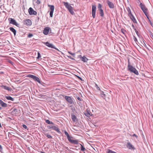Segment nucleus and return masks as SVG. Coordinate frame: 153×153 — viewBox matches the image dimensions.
Returning a JSON list of instances; mask_svg holds the SVG:
<instances>
[{
	"mask_svg": "<svg viewBox=\"0 0 153 153\" xmlns=\"http://www.w3.org/2000/svg\"><path fill=\"white\" fill-rule=\"evenodd\" d=\"M79 57L80 58L81 60L84 62H86L88 60V59L85 56L82 57L81 55H79Z\"/></svg>",
	"mask_w": 153,
	"mask_h": 153,
	"instance_id": "ddd939ff",
	"label": "nucleus"
},
{
	"mask_svg": "<svg viewBox=\"0 0 153 153\" xmlns=\"http://www.w3.org/2000/svg\"><path fill=\"white\" fill-rule=\"evenodd\" d=\"M63 3H64V5L68 9L70 13L73 15L74 14V12L73 10V8L72 7H71L70 5L68 3L66 2H63Z\"/></svg>",
	"mask_w": 153,
	"mask_h": 153,
	"instance_id": "f03ea898",
	"label": "nucleus"
},
{
	"mask_svg": "<svg viewBox=\"0 0 153 153\" xmlns=\"http://www.w3.org/2000/svg\"><path fill=\"white\" fill-rule=\"evenodd\" d=\"M53 11H50V16L51 17H52V16H53Z\"/></svg>",
	"mask_w": 153,
	"mask_h": 153,
	"instance_id": "72a5a7b5",
	"label": "nucleus"
},
{
	"mask_svg": "<svg viewBox=\"0 0 153 153\" xmlns=\"http://www.w3.org/2000/svg\"><path fill=\"white\" fill-rule=\"evenodd\" d=\"M96 8V7L95 5H92V15L93 18H94L95 17Z\"/></svg>",
	"mask_w": 153,
	"mask_h": 153,
	"instance_id": "9b49d317",
	"label": "nucleus"
},
{
	"mask_svg": "<svg viewBox=\"0 0 153 153\" xmlns=\"http://www.w3.org/2000/svg\"><path fill=\"white\" fill-rule=\"evenodd\" d=\"M97 89H98V90H100V88H99V87H97Z\"/></svg>",
	"mask_w": 153,
	"mask_h": 153,
	"instance_id": "3c124183",
	"label": "nucleus"
},
{
	"mask_svg": "<svg viewBox=\"0 0 153 153\" xmlns=\"http://www.w3.org/2000/svg\"><path fill=\"white\" fill-rule=\"evenodd\" d=\"M45 122L46 123L48 124H52V125H54V123L51 122L49 120H45Z\"/></svg>",
	"mask_w": 153,
	"mask_h": 153,
	"instance_id": "393cba45",
	"label": "nucleus"
},
{
	"mask_svg": "<svg viewBox=\"0 0 153 153\" xmlns=\"http://www.w3.org/2000/svg\"><path fill=\"white\" fill-rule=\"evenodd\" d=\"M146 16L147 17V19H149V20H150V19H149V17H148V14H147V16Z\"/></svg>",
	"mask_w": 153,
	"mask_h": 153,
	"instance_id": "de8ad7c7",
	"label": "nucleus"
},
{
	"mask_svg": "<svg viewBox=\"0 0 153 153\" xmlns=\"http://www.w3.org/2000/svg\"><path fill=\"white\" fill-rule=\"evenodd\" d=\"M36 2L37 4H39L40 3L41 1L40 0H37Z\"/></svg>",
	"mask_w": 153,
	"mask_h": 153,
	"instance_id": "4c0bfd02",
	"label": "nucleus"
},
{
	"mask_svg": "<svg viewBox=\"0 0 153 153\" xmlns=\"http://www.w3.org/2000/svg\"><path fill=\"white\" fill-rule=\"evenodd\" d=\"M0 104L3 107H7V105L6 103L4 102L2 100L0 99Z\"/></svg>",
	"mask_w": 153,
	"mask_h": 153,
	"instance_id": "dca6fc26",
	"label": "nucleus"
},
{
	"mask_svg": "<svg viewBox=\"0 0 153 153\" xmlns=\"http://www.w3.org/2000/svg\"><path fill=\"white\" fill-rule=\"evenodd\" d=\"M50 30L51 29L49 27H45L43 30V33L45 35L48 34Z\"/></svg>",
	"mask_w": 153,
	"mask_h": 153,
	"instance_id": "f8f14e48",
	"label": "nucleus"
},
{
	"mask_svg": "<svg viewBox=\"0 0 153 153\" xmlns=\"http://www.w3.org/2000/svg\"><path fill=\"white\" fill-rule=\"evenodd\" d=\"M25 24L27 25H30L32 24L31 21L30 19L26 20L25 21Z\"/></svg>",
	"mask_w": 153,
	"mask_h": 153,
	"instance_id": "a211bd4d",
	"label": "nucleus"
},
{
	"mask_svg": "<svg viewBox=\"0 0 153 153\" xmlns=\"http://www.w3.org/2000/svg\"><path fill=\"white\" fill-rule=\"evenodd\" d=\"M5 98L8 100H11L13 101L14 100V98H13L12 97H11L10 96H5Z\"/></svg>",
	"mask_w": 153,
	"mask_h": 153,
	"instance_id": "4be33fe9",
	"label": "nucleus"
},
{
	"mask_svg": "<svg viewBox=\"0 0 153 153\" xmlns=\"http://www.w3.org/2000/svg\"><path fill=\"white\" fill-rule=\"evenodd\" d=\"M132 26L133 27H134V26L133 25H132Z\"/></svg>",
	"mask_w": 153,
	"mask_h": 153,
	"instance_id": "4d7b16f0",
	"label": "nucleus"
},
{
	"mask_svg": "<svg viewBox=\"0 0 153 153\" xmlns=\"http://www.w3.org/2000/svg\"><path fill=\"white\" fill-rule=\"evenodd\" d=\"M44 134L45 136L49 138H52V137L50 134L47 133H44Z\"/></svg>",
	"mask_w": 153,
	"mask_h": 153,
	"instance_id": "c85d7f7f",
	"label": "nucleus"
},
{
	"mask_svg": "<svg viewBox=\"0 0 153 153\" xmlns=\"http://www.w3.org/2000/svg\"><path fill=\"white\" fill-rule=\"evenodd\" d=\"M149 22H150V24H151L152 25V22H151V21H150V20H149Z\"/></svg>",
	"mask_w": 153,
	"mask_h": 153,
	"instance_id": "8fccbe9b",
	"label": "nucleus"
},
{
	"mask_svg": "<svg viewBox=\"0 0 153 153\" xmlns=\"http://www.w3.org/2000/svg\"><path fill=\"white\" fill-rule=\"evenodd\" d=\"M64 98L70 104H72L74 103L73 100L71 97L65 96Z\"/></svg>",
	"mask_w": 153,
	"mask_h": 153,
	"instance_id": "423d86ee",
	"label": "nucleus"
},
{
	"mask_svg": "<svg viewBox=\"0 0 153 153\" xmlns=\"http://www.w3.org/2000/svg\"><path fill=\"white\" fill-rule=\"evenodd\" d=\"M106 2L110 8L112 9L114 8V6L113 3L109 0H106Z\"/></svg>",
	"mask_w": 153,
	"mask_h": 153,
	"instance_id": "9d476101",
	"label": "nucleus"
},
{
	"mask_svg": "<svg viewBox=\"0 0 153 153\" xmlns=\"http://www.w3.org/2000/svg\"><path fill=\"white\" fill-rule=\"evenodd\" d=\"M52 129L57 131L59 133H61L59 128L57 126H53Z\"/></svg>",
	"mask_w": 153,
	"mask_h": 153,
	"instance_id": "f3484780",
	"label": "nucleus"
},
{
	"mask_svg": "<svg viewBox=\"0 0 153 153\" xmlns=\"http://www.w3.org/2000/svg\"><path fill=\"white\" fill-rule=\"evenodd\" d=\"M68 53H69L71 54V55H72L73 56H74L75 55V53H72L70 51H68Z\"/></svg>",
	"mask_w": 153,
	"mask_h": 153,
	"instance_id": "a19ab883",
	"label": "nucleus"
},
{
	"mask_svg": "<svg viewBox=\"0 0 153 153\" xmlns=\"http://www.w3.org/2000/svg\"><path fill=\"white\" fill-rule=\"evenodd\" d=\"M28 12L30 15H35L37 14L36 12L34 11L31 7H30L28 9Z\"/></svg>",
	"mask_w": 153,
	"mask_h": 153,
	"instance_id": "1a4fd4ad",
	"label": "nucleus"
},
{
	"mask_svg": "<svg viewBox=\"0 0 153 153\" xmlns=\"http://www.w3.org/2000/svg\"><path fill=\"white\" fill-rule=\"evenodd\" d=\"M1 107H0V110H1Z\"/></svg>",
	"mask_w": 153,
	"mask_h": 153,
	"instance_id": "6e6d98bb",
	"label": "nucleus"
},
{
	"mask_svg": "<svg viewBox=\"0 0 153 153\" xmlns=\"http://www.w3.org/2000/svg\"><path fill=\"white\" fill-rule=\"evenodd\" d=\"M102 6L101 4H100L99 3L98 4V8L99 10H100V9H102Z\"/></svg>",
	"mask_w": 153,
	"mask_h": 153,
	"instance_id": "7c9ffc66",
	"label": "nucleus"
},
{
	"mask_svg": "<svg viewBox=\"0 0 153 153\" xmlns=\"http://www.w3.org/2000/svg\"><path fill=\"white\" fill-rule=\"evenodd\" d=\"M145 46L146 47V48H147V46H146V45L145 44Z\"/></svg>",
	"mask_w": 153,
	"mask_h": 153,
	"instance_id": "5fc2aeb1",
	"label": "nucleus"
},
{
	"mask_svg": "<svg viewBox=\"0 0 153 153\" xmlns=\"http://www.w3.org/2000/svg\"><path fill=\"white\" fill-rule=\"evenodd\" d=\"M64 132L65 135L67 137L68 140L69 142L71 143H74L75 144H78V140H72L71 138H73V137H70L68 134V133L66 131H64Z\"/></svg>",
	"mask_w": 153,
	"mask_h": 153,
	"instance_id": "f257e3e1",
	"label": "nucleus"
},
{
	"mask_svg": "<svg viewBox=\"0 0 153 153\" xmlns=\"http://www.w3.org/2000/svg\"><path fill=\"white\" fill-rule=\"evenodd\" d=\"M41 57V55H40V54L39 52L38 53V57L37 58L39 59L40 57Z\"/></svg>",
	"mask_w": 153,
	"mask_h": 153,
	"instance_id": "58836bf2",
	"label": "nucleus"
},
{
	"mask_svg": "<svg viewBox=\"0 0 153 153\" xmlns=\"http://www.w3.org/2000/svg\"><path fill=\"white\" fill-rule=\"evenodd\" d=\"M71 119L74 122L76 121V117L74 115H71Z\"/></svg>",
	"mask_w": 153,
	"mask_h": 153,
	"instance_id": "b1692460",
	"label": "nucleus"
},
{
	"mask_svg": "<svg viewBox=\"0 0 153 153\" xmlns=\"http://www.w3.org/2000/svg\"><path fill=\"white\" fill-rule=\"evenodd\" d=\"M133 136H134L135 137H136L137 138V137L138 136H137V135H136L135 134H134L133 135Z\"/></svg>",
	"mask_w": 153,
	"mask_h": 153,
	"instance_id": "49530a36",
	"label": "nucleus"
},
{
	"mask_svg": "<svg viewBox=\"0 0 153 153\" xmlns=\"http://www.w3.org/2000/svg\"><path fill=\"white\" fill-rule=\"evenodd\" d=\"M128 66H129V65H130V62H129V59H128Z\"/></svg>",
	"mask_w": 153,
	"mask_h": 153,
	"instance_id": "a18cd8bd",
	"label": "nucleus"
},
{
	"mask_svg": "<svg viewBox=\"0 0 153 153\" xmlns=\"http://www.w3.org/2000/svg\"><path fill=\"white\" fill-rule=\"evenodd\" d=\"M128 70L130 72L133 73L136 75H138L139 73L136 69L132 65H129L128 66Z\"/></svg>",
	"mask_w": 153,
	"mask_h": 153,
	"instance_id": "7ed1b4c3",
	"label": "nucleus"
},
{
	"mask_svg": "<svg viewBox=\"0 0 153 153\" xmlns=\"http://www.w3.org/2000/svg\"><path fill=\"white\" fill-rule=\"evenodd\" d=\"M77 99L79 101H81L82 100V99L79 97H77Z\"/></svg>",
	"mask_w": 153,
	"mask_h": 153,
	"instance_id": "79ce46f5",
	"label": "nucleus"
},
{
	"mask_svg": "<svg viewBox=\"0 0 153 153\" xmlns=\"http://www.w3.org/2000/svg\"><path fill=\"white\" fill-rule=\"evenodd\" d=\"M100 94H101V95L102 97L104 99L105 97V96H106L105 94H104V93L103 92H102Z\"/></svg>",
	"mask_w": 153,
	"mask_h": 153,
	"instance_id": "c756f323",
	"label": "nucleus"
},
{
	"mask_svg": "<svg viewBox=\"0 0 153 153\" xmlns=\"http://www.w3.org/2000/svg\"><path fill=\"white\" fill-rule=\"evenodd\" d=\"M99 11L100 12V14L101 16H104L103 11L102 9H100Z\"/></svg>",
	"mask_w": 153,
	"mask_h": 153,
	"instance_id": "a878e982",
	"label": "nucleus"
},
{
	"mask_svg": "<svg viewBox=\"0 0 153 153\" xmlns=\"http://www.w3.org/2000/svg\"><path fill=\"white\" fill-rule=\"evenodd\" d=\"M41 153H45L43 152H41Z\"/></svg>",
	"mask_w": 153,
	"mask_h": 153,
	"instance_id": "864d4df0",
	"label": "nucleus"
},
{
	"mask_svg": "<svg viewBox=\"0 0 153 153\" xmlns=\"http://www.w3.org/2000/svg\"><path fill=\"white\" fill-rule=\"evenodd\" d=\"M0 152L1 153L3 152V148L1 145H0Z\"/></svg>",
	"mask_w": 153,
	"mask_h": 153,
	"instance_id": "c9c22d12",
	"label": "nucleus"
},
{
	"mask_svg": "<svg viewBox=\"0 0 153 153\" xmlns=\"http://www.w3.org/2000/svg\"><path fill=\"white\" fill-rule=\"evenodd\" d=\"M135 32H136V33L138 36V33H138V31L137 30H136L135 29Z\"/></svg>",
	"mask_w": 153,
	"mask_h": 153,
	"instance_id": "c03bdc74",
	"label": "nucleus"
},
{
	"mask_svg": "<svg viewBox=\"0 0 153 153\" xmlns=\"http://www.w3.org/2000/svg\"><path fill=\"white\" fill-rule=\"evenodd\" d=\"M48 6L50 7L51 11H54V6L53 5H48Z\"/></svg>",
	"mask_w": 153,
	"mask_h": 153,
	"instance_id": "cd10ccee",
	"label": "nucleus"
},
{
	"mask_svg": "<svg viewBox=\"0 0 153 153\" xmlns=\"http://www.w3.org/2000/svg\"><path fill=\"white\" fill-rule=\"evenodd\" d=\"M13 114H16L18 113V110L16 108H14L12 111Z\"/></svg>",
	"mask_w": 153,
	"mask_h": 153,
	"instance_id": "5701e85b",
	"label": "nucleus"
},
{
	"mask_svg": "<svg viewBox=\"0 0 153 153\" xmlns=\"http://www.w3.org/2000/svg\"><path fill=\"white\" fill-rule=\"evenodd\" d=\"M77 77L79 79L81 80H82V78L78 76H77Z\"/></svg>",
	"mask_w": 153,
	"mask_h": 153,
	"instance_id": "37998d69",
	"label": "nucleus"
},
{
	"mask_svg": "<svg viewBox=\"0 0 153 153\" xmlns=\"http://www.w3.org/2000/svg\"><path fill=\"white\" fill-rule=\"evenodd\" d=\"M33 35L32 33H29L27 37L28 38H31L33 36Z\"/></svg>",
	"mask_w": 153,
	"mask_h": 153,
	"instance_id": "f704fd0d",
	"label": "nucleus"
},
{
	"mask_svg": "<svg viewBox=\"0 0 153 153\" xmlns=\"http://www.w3.org/2000/svg\"><path fill=\"white\" fill-rule=\"evenodd\" d=\"M8 20L9 21V23L10 24H12L17 27H19V24L14 19L11 18H9L8 19Z\"/></svg>",
	"mask_w": 153,
	"mask_h": 153,
	"instance_id": "39448f33",
	"label": "nucleus"
},
{
	"mask_svg": "<svg viewBox=\"0 0 153 153\" xmlns=\"http://www.w3.org/2000/svg\"><path fill=\"white\" fill-rule=\"evenodd\" d=\"M10 30L13 33L14 36H15L16 33V30L13 27H10L9 28Z\"/></svg>",
	"mask_w": 153,
	"mask_h": 153,
	"instance_id": "aec40b11",
	"label": "nucleus"
},
{
	"mask_svg": "<svg viewBox=\"0 0 153 153\" xmlns=\"http://www.w3.org/2000/svg\"><path fill=\"white\" fill-rule=\"evenodd\" d=\"M128 16L134 23H137V21L132 14Z\"/></svg>",
	"mask_w": 153,
	"mask_h": 153,
	"instance_id": "2eb2a0df",
	"label": "nucleus"
},
{
	"mask_svg": "<svg viewBox=\"0 0 153 153\" xmlns=\"http://www.w3.org/2000/svg\"><path fill=\"white\" fill-rule=\"evenodd\" d=\"M1 87L2 88L7 91H10L11 90V89L10 87L4 85H2Z\"/></svg>",
	"mask_w": 153,
	"mask_h": 153,
	"instance_id": "6ab92c4d",
	"label": "nucleus"
},
{
	"mask_svg": "<svg viewBox=\"0 0 153 153\" xmlns=\"http://www.w3.org/2000/svg\"><path fill=\"white\" fill-rule=\"evenodd\" d=\"M133 39L136 42V43L137 42V40L136 38L134 36H133Z\"/></svg>",
	"mask_w": 153,
	"mask_h": 153,
	"instance_id": "e433bc0d",
	"label": "nucleus"
},
{
	"mask_svg": "<svg viewBox=\"0 0 153 153\" xmlns=\"http://www.w3.org/2000/svg\"><path fill=\"white\" fill-rule=\"evenodd\" d=\"M126 9H127V10L128 13V16L130 15H131V14H132V13H131V10L129 7H127L126 8Z\"/></svg>",
	"mask_w": 153,
	"mask_h": 153,
	"instance_id": "412c9836",
	"label": "nucleus"
},
{
	"mask_svg": "<svg viewBox=\"0 0 153 153\" xmlns=\"http://www.w3.org/2000/svg\"><path fill=\"white\" fill-rule=\"evenodd\" d=\"M44 44L47 46L51 48L56 49V50L59 51V50L57 48H55V46L52 44L48 42H44Z\"/></svg>",
	"mask_w": 153,
	"mask_h": 153,
	"instance_id": "6e6552de",
	"label": "nucleus"
},
{
	"mask_svg": "<svg viewBox=\"0 0 153 153\" xmlns=\"http://www.w3.org/2000/svg\"><path fill=\"white\" fill-rule=\"evenodd\" d=\"M28 76L29 77L32 78L34 80L37 82L39 83H40V81L39 78L36 76L31 74H29L28 75Z\"/></svg>",
	"mask_w": 153,
	"mask_h": 153,
	"instance_id": "0eeeda50",
	"label": "nucleus"
},
{
	"mask_svg": "<svg viewBox=\"0 0 153 153\" xmlns=\"http://www.w3.org/2000/svg\"><path fill=\"white\" fill-rule=\"evenodd\" d=\"M126 146L129 149H134V146L129 142H128L127 143Z\"/></svg>",
	"mask_w": 153,
	"mask_h": 153,
	"instance_id": "4468645a",
	"label": "nucleus"
},
{
	"mask_svg": "<svg viewBox=\"0 0 153 153\" xmlns=\"http://www.w3.org/2000/svg\"><path fill=\"white\" fill-rule=\"evenodd\" d=\"M140 6L144 13L145 14V15L146 16H147V14H148L147 8L145 7L144 4H142V3H140Z\"/></svg>",
	"mask_w": 153,
	"mask_h": 153,
	"instance_id": "20e7f679",
	"label": "nucleus"
},
{
	"mask_svg": "<svg viewBox=\"0 0 153 153\" xmlns=\"http://www.w3.org/2000/svg\"><path fill=\"white\" fill-rule=\"evenodd\" d=\"M123 31H125V30H123L122 29V33H124Z\"/></svg>",
	"mask_w": 153,
	"mask_h": 153,
	"instance_id": "09e8293b",
	"label": "nucleus"
},
{
	"mask_svg": "<svg viewBox=\"0 0 153 153\" xmlns=\"http://www.w3.org/2000/svg\"><path fill=\"white\" fill-rule=\"evenodd\" d=\"M79 145H80L81 146V151H85V150H86L81 144L79 143Z\"/></svg>",
	"mask_w": 153,
	"mask_h": 153,
	"instance_id": "bb28decb",
	"label": "nucleus"
},
{
	"mask_svg": "<svg viewBox=\"0 0 153 153\" xmlns=\"http://www.w3.org/2000/svg\"><path fill=\"white\" fill-rule=\"evenodd\" d=\"M23 127L25 128V129H27V127L26 125H25V124H23L22 125Z\"/></svg>",
	"mask_w": 153,
	"mask_h": 153,
	"instance_id": "ea45409f",
	"label": "nucleus"
},
{
	"mask_svg": "<svg viewBox=\"0 0 153 153\" xmlns=\"http://www.w3.org/2000/svg\"><path fill=\"white\" fill-rule=\"evenodd\" d=\"M96 85V87L97 88V87H98V85L97 84Z\"/></svg>",
	"mask_w": 153,
	"mask_h": 153,
	"instance_id": "603ef678",
	"label": "nucleus"
},
{
	"mask_svg": "<svg viewBox=\"0 0 153 153\" xmlns=\"http://www.w3.org/2000/svg\"><path fill=\"white\" fill-rule=\"evenodd\" d=\"M53 126V125H48L47 126V127L49 129H52Z\"/></svg>",
	"mask_w": 153,
	"mask_h": 153,
	"instance_id": "473e14b6",
	"label": "nucleus"
},
{
	"mask_svg": "<svg viewBox=\"0 0 153 153\" xmlns=\"http://www.w3.org/2000/svg\"><path fill=\"white\" fill-rule=\"evenodd\" d=\"M85 114L86 116L88 117L90 115H91L90 113L88 111L85 113Z\"/></svg>",
	"mask_w": 153,
	"mask_h": 153,
	"instance_id": "2f4dec72",
	"label": "nucleus"
}]
</instances>
